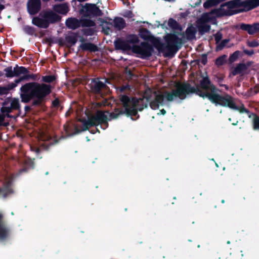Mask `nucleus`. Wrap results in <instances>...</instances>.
Returning a JSON list of instances; mask_svg holds the SVG:
<instances>
[{
  "mask_svg": "<svg viewBox=\"0 0 259 259\" xmlns=\"http://www.w3.org/2000/svg\"><path fill=\"white\" fill-rule=\"evenodd\" d=\"M168 25L174 31L178 30L181 31L182 30V26L173 18H170L169 19Z\"/></svg>",
  "mask_w": 259,
  "mask_h": 259,
  "instance_id": "obj_32",
  "label": "nucleus"
},
{
  "mask_svg": "<svg viewBox=\"0 0 259 259\" xmlns=\"http://www.w3.org/2000/svg\"><path fill=\"white\" fill-rule=\"evenodd\" d=\"M240 28L247 31L249 34L253 35L259 32V23H254L253 24L242 23Z\"/></svg>",
  "mask_w": 259,
  "mask_h": 259,
  "instance_id": "obj_19",
  "label": "nucleus"
},
{
  "mask_svg": "<svg viewBox=\"0 0 259 259\" xmlns=\"http://www.w3.org/2000/svg\"><path fill=\"white\" fill-rule=\"evenodd\" d=\"M119 99L123 108H115L114 111L110 113L106 111V112L109 114L108 121L112 119H117L120 115L125 114L127 117H136L137 115V110L135 109L136 103L137 100L130 97L126 95H120L119 96Z\"/></svg>",
  "mask_w": 259,
  "mask_h": 259,
  "instance_id": "obj_3",
  "label": "nucleus"
},
{
  "mask_svg": "<svg viewBox=\"0 0 259 259\" xmlns=\"http://www.w3.org/2000/svg\"><path fill=\"white\" fill-rule=\"evenodd\" d=\"M176 89L171 91L163 92V101L166 100L168 102H172L177 98L183 100L187 95L195 93L203 99L209 100V95H214L220 91L211 83L208 76L203 77L200 81L199 87H192L188 82H177L175 85Z\"/></svg>",
  "mask_w": 259,
  "mask_h": 259,
  "instance_id": "obj_1",
  "label": "nucleus"
},
{
  "mask_svg": "<svg viewBox=\"0 0 259 259\" xmlns=\"http://www.w3.org/2000/svg\"><path fill=\"white\" fill-rule=\"evenodd\" d=\"M223 80H224V79H223V77H217V81H218L219 84L220 85V86L224 87L225 88V89L227 90H228L229 89V87L227 85L222 83Z\"/></svg>",
  "mask_w": 259,
  "mask_h": 259,
  "instance_id": "obj_48",
  "label": "nucleus"
},
{
  "mask_svg": "<svg viewBox=\"0 0 259 259\" xmlns=\"http://www.w3.org/2000/svg\"><path fill=\"white\" fill-rule=\"evenodd\" d=\"M163 38L165 40L167 50L170 53L174 54L181 48L182 39L177 34L167 33Z\"/></svg>",
  "mask_w": 259,
  "mask_h": 259,
  "instance_id": "obj_12",
  "label": "nucleus"
},
{
  "mask_svg": "<svg viewBox=\"0 0 259 259\" xmlns=\"http://www.w3.org/2000/svg\"><path fill=\"white\" fill-rule=\"evenodd\" d=\"M6 191L7 194H10L13 192V190L11 188V182H7L4 188H0V194Z\"/></svg>",
  "mask_w": 259,
  "mask_h": 259,
  "instance_id": "obj_38",
  "label": "nucleus"
},
{
  "mask_svg": "<svg viewBox=\"0 0 259 259\" xmlns=\"http://www.w3.org/2000/svg\"><path fill=\"white\" fill-rule=\"evenodd\" d=\"M79 13L82 18H91L101 17L103 15V13L97 6L96 4L91 3H86L84 6H82L79 11Z\"/></svg>",
  "mask_w": 259,
  "mask_h": 259,
  "instance_id": "obj_9",
  "label": "nucleus"
},
{
  "mask_svg": "<svg viewBox=\"0 0 259 259\" xmlns=\"http://www.w3.org/2000/svg\"><path fill=\"white\" fill-rule=\"evenodd\" d=\"M140 37L144 40L149 41L157 50L159 54L162 53V41L158 37L153 35L147 28L141 27L139 30Z\"/></svg>",
  "mask_w": 259,
  "mask_h": 259,
  "instance_id": "obj_10",
  "label": "nucleus"
},
{
  "mask_svg": "<svg viewBox=\"0 0 259 259\" xmlns=\"http://www.w3.org/2000/svg\"><path fill=\"white\" fill-rule=\"evenodd\" d=\"M5 77L7 78H13L14 77H20L24 75L29 71L24 66H19L17 64L13 68L12 66H9L4 69Z\"/></svg>",
  "mask_w": 259,
  "mask_h": 259,
  "instance_id": "obj_15",
  "label": "nucleus"
},
{
  "mask_svg": "<svg viewBox=\"0 0 259 259\" xmlns=\"http://www.w3.org/2000/svg\"><path fill=\"white\" fill-rule=\"evenodd\" d=\"M85 40L86 39L82 36H81L79 38V41L81 42V44L85 43L84 42Z\"/></svg>",
  "mask_w": 259,
  "mask_h": 259,
  "instance_id": "obj_58",
  "label": "nucleus"
},
{
  "mask_svg": "<svg viewBox=\"0 0 259 259\" xmlns=\"http://www.w3.org/2000/svg\"><path fill=\"white\" fill-rule=\"evenodd\" d=\"M83 34L86 35H91L93 34V30L91 28H87L83 29Z\"/></svg>",
  "mask_w": 259,
  "mask_h": 259,
  "instance_id": "obj_50",
  "label": "nucleus"
},
{
  "mask_svg": "<svg viewBox=\"0 0 259 259\" xmlns=\"http://www.w3.org/2000/svg\"><path fill=\"white\" fill-rule=\"evenodd\" d=\"M103 24L102 29L103 32L106 35H108L110 31H111V28L113 26V21L112 19L106 18L105 19H103L101 21Z\"/></svg>",
  "mask_w": 259,
  "mask_h": 259,
  "instance_id": "obj_22",
  "label": "nucleus"
},
{
  "mask_svg": "<svg viewBox=\"0 0 259 259\" xmlns=\"http://www.w3.org/2000/svg\"><path fill=\"white\" fill-rule=\"evenodd\" d=\"M253 128L254 130H259V116L255 115L252 120Z\"/></svg>",
  "mask_w": 259,
  "mask_h": 259,
  "instance_id": "obj_41",
  "label": "nucleus"
},
{
  "mask_svg": "<svg viewBox=\"0 0 259 259\" xmlns=\"http://www.w3.org/2000/svg\"><path fill=\"white\" fill-rule=\"evenodd\" d=\"M132 98L138 101L136 103L135 106V109L138 113V111L143 110L144 108L147 107L149 104L152 109H158L159 105L162 103V93L160 92L157 94L151 89L147 88L143 93L142 98L132 97Z\"/></svg>",
  "mask_w": 259,
  "mask_h": 259,
  "instance_id": "obj_4",
  "label": "nucleus"
},
{
  "mask_svg": "<svg viewBox=\"0 0 259 259\" xmlns=\"http://www.w3.org/2000/svg\"><path fill=\"white\" fill-rule=\"evenodd\" d=\"M198 28L199 33L203 35L205 33L208 32L211 27L210 25L207 24L203 20L200 19L198 21Z\"/></svg>",
  "mask_w": 259,
  "mask_h": 259,
  "instance_id": "obj_23",
  "label": "nucleus"
},
{
  "mask_svg": "<svg viewBox=\"0 0 259 259\" xmlns=\"http://www.w3.org/2000/svg\"><path fill=\"white\" fill-rule=\"evenodd\" d=\"M23 30L25 33L30 35H32L35 32L34 28L28 25L24 26L23 28Z\"/></svg>",
  "mask_w": 259,
  "mask_h": 259,
  "instance_id": "obj_39",
  "label": "nucleus"
},
{
  "mask_svg": "<svg viewBox=\"0 0 259 259\" xmlns=\"http://www.w3.org/2000/svg\"><path fill=\"white\" fill-rule=\"evenodd\" d=\"M24 109H25V112L22 115V113H21V115L20 116H24L26 115V113L28 111H29L30 110H31V108L30 106H25V108H24Z\"/></svg>",
  "mask_w": 259,
  "mask_h": 259,
  "instance_id": "obj_54",
  "label": "nucleus"
},
{
  "mask_svg": "<svg viewBox=\"0 0 259 259\" xmlns=\"http://www.w3.org/2000/svg\"><path fill=\"white\" fill-rule=\"evenodd\" d=\"M214 37L215 44H218L223 38V34L220 31H218L215 34H213Z\"/></svg>",
  "mask_w": 259,
  "mask_h": 259,
  "instance_id": "obj_42",
  "label": "nucleus"
},
{
  "mask_svg": "<svg viewBox=\"0 0 259 259\" xmlns=\"http://www.w3.org/2000/svg\"><path fill=\"white\" fill-rule=\"evenodd\" d=\"M178 35H181L182 36L186 34L187 38L188 40H192L195 38V34L196 33V30L192 26L188 27L186 30L185 32L183 33H181L179 32H175Z\"/></svg>",
  "mask_w": 259,
  "mask_h": 259,
  "instance_id": "obj_24",
  "label": "nucleus"
},
{
  "mask_svg": "<svg viewBox=\"0 0 259 259\" xmlns=\"http://www.w3.org/2000/svg\"><path fill=\"white\" fill-rule=\"evenodd\" d=\"M236 8L235 0H232L221 5L219 8L214 9L212 12L218 17L230 16L238 14L237 10H234Z\"/></svg>",
  "mask_w": 259,
  "mask_h": 259,
  "instance_id": "obj_8",
  "label": "nucleus"
},
{
  "mask_svg": "<svg viewBox=\"0 0 259 259\" xmlns=\"http://www.w3.org/2000/svg\"><path fill=\"white\" fill-rule=\"evenodd\" d=\"M9 93V89L6 87H0V96L7 95Z\"/></svg>",
  "mask_w": 259,
  "mask_h": 259,
  "instance_id": "obj_49",
  "label": "nucleus"
},
{
  "mask_svg": "<svg viewBox=\"0 0 259 259\" xmlns=\"http://www.w3.org/2000/svg\"><path fill=\"white\" fill-rule=\"evenodd\" d=\"M113 22V26L118 30H122L126 26L125 21L124 19L121 17H115Z\"/></svg>",
  "mask_w": 259,
  "mask_h": 259,
  "instance_id": "obj_29",
  "label": "nucleus"
},
{
  "mask_svg": "<svg viewBox=\"0 0 259 259\" xmlns=\"http://www.w3.org/2000/svg\"><path fill=\"white\" fill-rule=\"evenodd\" d=\"M200 61L203 65H206L207 62V55L206 54H202L200 59Z\"/></svg>",
  "mask_w": 259,
  "mask_h": 259,
  "instance_id": "obj_47",
  "label": "nucleus"
},
{
  "mask_svg": "<svg viewBox=\"0 0 259 259\" xmlns=\"http://www.w3.org/2000/svg\"><path fill=\"white\" fill-rule=\"evenodd\" d=\"M78 34L77 33L72 32V35H69L65 36L66 41L69 44L70 47L74 46L77 41Z\"/></svg>",
  "mask_w": 259,
  "mask_h": 259,
  "instance_id": "obj_33",
  "label": "nucleus"
},
{
  "mask_svg": "<svg viewBox=\"0 0 259 259\" xmlns=\"http://www.w3.org/2000/svg\"><path fill=\"white\" fill-rule=\"evenodd\" d=\"M40 0H29L27 4L28 13L30 15H34L38 13L41 9Z\"/></svg>",
  "mask_w": 259,
  "mask_h": 259,
  "instance_id": "obj_18",
  "label": "nucleus"
},
{
  "mask_svg": "<svg viewBox=\"0 0 259 259\" xmlns=\"http://www.w3.org/2000/svg\"><path fill=\"white\" fill-rule=\"evenodd\" d=\"M233 110H236L239 111L240 113H248L249 111L247 109H246L244 106V105H242L241 106L238 107L236 105V109H233Z\"/></svg>",
  "mask_w": 259,
  "mask_h": 259,
  "instance_id": "obj_45",
  "label": "nucleus"
},
{
  "mask_svg": "<svg viewBox=\"0 0 259 259\" xmlns=\"http://www.w3.org/2000/svg\"><path fill=\"white\" fill-rule=\"evenodd\" d=\"M3 75L4 73L2 71H0V77L3 76Z\"/></svg>",
  "mask_w": 259,
  "mask_h": 259,
  "instance_id": "obj_63",
  "label": "nucleus"
},
{
  "mask_svg": "<svg viewBox=\"0 0 259 259\" xmlns=\"http://www.w3.org/2000/svg\"><path fill=\"white\" fill-rule=\"evenodd\" d=\"M127 89H130L129 88V85H122V87H120L119 88V91L122 93V92H123L125 90H126Z\"/></svg>",
  "mask_w": 259,
  "mask_h": 259,
  "instance_id": "obj_55",
  "label": "nucleus"
},
{
  "mask_svg": "<svg viewBox=\"0 0 259 259\" xmlns=\"http://www.w3.org/2000/svg\"><path fill=\"white\" fill-rule=\"evenodd\" d=\"M0 114V126L4 120L5 116L11 118H16L21 113V105L18 98H7L2 103Z\"/></svg>",
  "mask_w": 259,
  "mask_h": 259,
  "instance_id": "obj_5",
  "label": "nucleus"
},
{
  "mask_svg": "<svg viewBox=\"0 0 259 259\" xmlns=\"http://www.w3.org/2000/svg\"><path fill=\"white\" fill-rule=\"evenodd\" d=\"M32 80L35 81L37 79V75L35 74H29V73H27L24 75H22L20 77L18 78L17 82H21L22 81H28L29 80Z\"/></svg>",
  "mask_w": 259,
  "mask_h": 259,
  "instance_id": "obj_31",
  "label": "nucleus"
},
{
  "mask_svg": "<svg viewBox=\"0 0 259 259\" xmlns=\"http://www.w3.org/2000/svg\"><path fill=\"white\" fill-rule=\"evenodd\" d=\"M255 93L257 94L259 92V84H257L254 87Z\"/></svg>",
  "mask_w": 259,
  "mask_h": 259,
  "instance_id": "obj_57",
  "label": "nucleus"
},
{
  "mask_svg": "<svg viewBox=\"0 0 259 259\" xmlns=\"http://www.w3.org/2000/svg\"><path fill=\"white\" fill-rule=\"evenodd\" d=\"M30 147L31 151L34 152L35 153H36L37 154L40 152V148L37 147L30 146Z\"/></svg>",
  "mask_w": 259,
  "mask_h": 259,
  "instance_id": "obj_51",
  "label": "nucleus"
},
{
  "mask_svg": "<svg viewBox=\"0 0 259 259\" xmlns=\"http://www.w3.org/2000/svg\"><path fill=\"white\" fill-rule=\"evenodd\" d=\"M139 39L136 34H130L126 36V39H123L121 38H117L114 41V45L115 50L127 51L132 50L133 51V46L138 44Z\"/></svg>",
  "mask_w": 259,
  "mask_h": 259,
  "instance_id": "obj_7",
  "label": "nucleus"
},
{
  "mask_svg": "<svg viewBox=\"0 0 259 259\" xmlns=\"http://www.w3.org/2000/svg\"><path fill=\"white\" fill-rule=\"evenodd\" d=\"M229 39H225L222 40V41L218 44L216 46V51H219L222 50L226 46V44L229 41Z\"/></svg>",
  "mask_w": 259,
  "mask_h": 259,
  "instance_id": "obj_40",
  "label": "nucleus"
},
{
  "mask_svg": "<svg viewBox=\"0 0 259 259\" xmlns=\"http://www.w3.org/2000/svg\"><path fill=\"white\" fill-rule=\"evenodd\" d=\"M227 56L226 55H222L217 58L215 61V65L218 66H221L227 63Z\"/></svg>",
  "mask_w": 259,
  "mask_h": 259,
  "instance_id": "obj_34",
  "label": "nucleus"
},
{
  "mask_svg": "<svg viewBox=\"0 0 259 259\" xmlns=\"http://www.w3.org/2000/svg\"><path fill=\"white\" fill-rule=\"evenodd\" d=\"M125 70H126V72L127 73V74L130 77H132L134 75V74L133 73L132 71L130 69H128L127 68H126Z\"/></svg>",
  "mask_w": 259,
  "mask_h": 259,
  "instance_id": "obj_56",
  "label": "nucleus"
},
{
  "mask_svg": "<svg viewBox=\"0 0 259 259\" xmlns=\"http://www.w3.org/2000/svg\"><path fill=\"white\" fill-rule=\"evenodd\" d=\"M237 13L248 12L259 6V0H235Z\"/></svg>",
  "mask_w": 259,
  "mask_h": 259,
  "instance_id": "obj_13",
  "label": "nucleus"
},
{
  "mask_svg": "<svg viewBox=\"0 0 259 259\" xmlns=\"http://www.w3.org/2000/svg\"><path fill=\"white\" fill-rule=\"evenodd\" d=\"M181 16L183 17H185L187 16V14L186 13H181Z\"/></svg>",
  "mask_w": 259,
  "mask_h": 259,
  "instance_id": "obj_62",
  "label": "nucleus"
},
{
  "mask_svg": "<svg viewBox=\"0 0 259 259\" xmlns=\"http://www.w3.org/2000/svg\"><path fill=\"white\" fill-rule=\"evenodd\" d=\"M246 70V65L245 63H241L236 65V67L231 72V73L233 76H235L237 74H241L243 75L244 74Z\"/></svg>",
  "mask_w": 259,
  "mask_h": 259,
  "instance_id": "obj_28",
  "label": "nucleus"
},
{
  "mask_svg": "<svg viewBox=\"0 0 259 259\" xmlns=\"http://www.w3.org/2000/svg\"><path fill=\"white\" fill-rule=\"evenodd\" d=\"M20 91L21 102L27 103L34 98L45 100L52 92V86L49 84L33 81L23 85Z\"/></svg>",
  "mask_w": 259,
  "mask_h": 259,
  "instance_id": "obj_2",
  "label": "nucleus"
},
{
  "mask_svg": "<svg viewBox=\"0 0 259 259\" xmlns=\"http://www.w3.org/2000/svg\"><path fill=\"white\" fill-rule=\"evenodd\" d=\"M247 45L248 47L251 48L257 47L259 46L258 42L256 40H253L252 41H248L247 42Z\"/></svg>",
  "mask_w": 259,
  "mask_h": 259,
  "instance_id": "obj_44",
  "label": "nucleus"
},
{
  "mask_svg": "<svg viewBox=\"0 0 259 259\" xmlns=\"http://www.w3.org/2000/svg\"><path fill=\"white\" fill-rule=\"evenodd\" d=\"M166 113V111L163 109V115H164Z\"/></svg>",
  "mask_w": 259,
  "mask_h": 259,
  "instance_id": "obj_64",
  "label": "nucleus"
},
{
  "mask_svg": "<svg viewBox=\"0 0 259 259\" xmlns=\"http://www.w3.org/2000/svg\"><path fill=\"white\" fill-rule=\"evenodd\" d=\"M54 12L63 15H66L70 10L68 5L67 3L56 4L53 7Z\"/></svg>",
  "mask_w": 259,
  "mask_h": 259,
  "instance_id": "obj_21",
  "label": "nucleus"
},
{
  "mask_svg": "<svg viewBox=\"0 0 259 259\" xmlns=\"http://www.w3.org/2000/svg\"><path fill=\"white\" fill-rule=\"evenodd\" d=\"M241 52L240 51H236L233 54L230 55L229 58V62L230 63H232L236 61L238 58L241 56Z\"/></svg>",
  "mask_w": 259,
  "mask_h": 259,
  "instance_id": "obj_35",
  "label": "nucleus"
},
{
  "mask_svg": "<svg viewBox=\"0 0 259 259\" xmlns=\"http://www.w3.org/2000/svg\"><path fill=\"white\" fill-rule=\"evenodd\" d=\"M90 118L94 126L100 125L101 128L105 130L109 125L108 123V118L107 116L105 114V112L103 111H97L95 115L90 117Z\"/></svg>",
  "mask_w": 259,
  "mask_h": 259,
  "instance_id": "obj_14",
  "label": "nucleus"
},
{
  "mask_svg": "<svg viewBox=\"0 0 259 259\" xmlns=\"http://www.w3.org/2000/svg\"><path fill=\"white\" fill-rule=\"evenodd\" d=\"M65 25L70 29L75 30L81 25V20L75 17H69L66 20Z\"/></svg>",
  "mask_w": 259,
  "mask_h": 259,
  "instance_id": "obj_20",
  "label": "nucleus"
},
{
  "mask_svg": "<svg viewBox=\"0 0 259 259\" xmlns=\"http://www.w3.org/2000/svg\"><path fill=\"white\" fill-rule=\"evenodd\" d=\"M81 20V25L82 27H92L96 25L95 22L89 19H83Z\"/></svg>",
  "mask_w": 259,
  "mask_h": 259,
  "instance_id": "obj_36",
  "label": "nucleus"
},
{
  "mask_svg": "<svg viewBox=\"0 0 259 259\" xmlns=\"http://www.w3.org/2000/svg\"><path fill=\"white\" fill-rule=\"evenodd\" d=\"M35 99L32 102V106H39L42 102L45 100L41 98H34Z\"/></svg>",
  "mask_w": 259,
  "mask_h": 259,
  "instance_id": "obj_43",
  "label": "nucleus"
},
{
  "mask_svg": "<svg viewBox=\"0 0 259 259\" xmlns=\"http://www.w3.org/2000/svg\"><path fill=\"white\" fill-rule=\"evenodd\" d=\"M59 45H60V46H63V45H64V44H63V40H62V39H61H61H60L59 40Z\"/></svg>",
  "mask_w": 259,
  "mask_h": 259,
  "instance_id": "obj_60",
  "label": "nucleus"
},
{
  "mask_svg": "<svg viewBox=\"0 0 259 259\" xmlns=\"http://www.w3.org/2000/svg\"><path fill=\"white\" fill-rule=\"evenodd\" d=\"M154 47L148 42H142L140 45H133V52L138 54L142 59H147L152 55Z\"/></svg>",
  "mask_w": 259,
  "mask_h": 259,
  "instance_id": "obj_11",
  "label": "nucleus"
},
{
  "mask_svg": "<svg viewBox=\"0 0 259 259\" xmlns=\"http://www.w3.org/2000/svg\"><path fill=\"white\" fill-rule=\"evenodd\" d=\"M43 18H45L47 22L48 23V27L50 23L54 24L61 20L62 17L59 15L55 12L52 11H46L40 13Z\"/></svg>",
  "mask_w": 259,
  "mask_h": 259,
  "instance_id": "obj_17",
  "label": "nucleus"
},
{
  "mask_svg": "<svg viewBox=\"0 0 259 259\" xmlns=\"http://www.w3.org/2000/svg\"><path fill=\"white\" fill-rule=\"evenodd\" d=\"M32 23L33 25L39 28H48V23L47 22L45 18H40L38 17H34L32 20Z\"/></svg>",
  "mask_w": 259,
  "mask_h": 259,
  "instance_id": "obj_27",
  "label": "nucleus"
},
{
  "mask_svg": "<svg viewBox=\"0 0 259 259\" xmlns=\"http://www.w3.org/2000/svg\"><path fill=\"white\" fill-rule=\"evenodd\" d=\"M243 53L248 56H252L254 53V51L253 50H248L246 49L243 50Z\"/></svg>",
  "mask_w": 259,
  "mask_h": 259,
  "instance_id": "obj_53",
  "label": "nucleus"
},
{
  "mask_svg": "<svg viewBox=\"0 0 259 259\" xmlns=\"http://www.w3.org/2000/svg\"><path fill=\"white\" fill-rule=\"evenodd\" d=\"M18 78L15 80L14 82H12L8 85L7 87V89H9V91L15 88L18 83L20 82H17Z\"/></svg>",
  "mask_w": 259,
  "mask_h": 259,
  "instance_id": "obj_46",
  "label": "nucleus"
},
{
  "mask_svg": "<svg viewBox=\"0 0 259 259\" xmlns=\"http://www.w3.org/2000/svg\"><path fill=\"white\" fill-rule=\"evenodd\" d=\"M80 121L82 122V129L79 130L77 127H75L74 134H78L81 132L87 131L90 127L94 126L90 117L88 120L82 119Z\"/></svg>",
  "mask_w": 259,
  "mask_h": 259,
  "instance_id": "obj_26",
  "label": "nucleus"
},
{
  "mask_svg": "<svg viewBox=\"0 0 259 259\" xmlns=\"http://www.w3.org/2000/svg\"><path fill=\"white\" fill-rule=\"evenodd\" d=\"M83 51H90L91 52H96L98 51V47L92 42L82 43L78 47Z\"/></svg>",
  "mask_w": 259,
  "mask_h": 259,
  "instance_id": "obj_25",
  "label": "nucleus"
},
{
  "mask_svg": "<svg viewBox=\"0 0 259 259\" xmlns=\"http://www.w3.org/2000/svg\"><path fill=\"white\" fill-rule=\"evenodd\" d=\"M209 100L216 105L229 107L231 109H236L235 99L228 94L223 96L217 92L214 95H209Z\"/></svg>",
  "mask_w": 259,
  "mask_h": 259,
  "instance_id": "obj_6",
  "label": "nucleus"
},
{
  "mask_svg": "<svg viewBox=\"0 0 259 259\" xmlns=\"http://www.w3.org/2000/svg\"><path fill=\"white\" fill-rule=\"evenodd\" d=\"M27 171V168H23V169L20 170V172H26Z\"/></svg>",
  "mask_w": 259,
  "mask_h": 259,
  "instance_id": "obj_61",
  "label": "nucleus"
},
{
  "mask_svg": "<svg viewBox=\"0 0 259 259\" xmlns=\"http://www.w3.org/2000/svg\"><path fill=\"white\" fill-rule=\"evenodd\" d=\"M56 77L55 75H46L43 76L41 78V80L46 83H50L55 81Z\"/></svg>",
  "mask_w": 259,
  "mask_h": 259,
  "instance_id": "obj_37",
  "label": "nucleus"
},
{
  "mask_svg": "<svg viewBox=\"0 0 259 259\" xmlns=\"http://www.w3.org/2000/svg\"><path fill=\"white\" fill-rule=\"evenodd\" d=\"M60 105V101L58 98H56L52 102V105L54 107H58Z\"/></svg>",
  "mask_w": 259,
  "mask_h": 259,
  "instance_id": "obj_52",
  "label": "nucleus"
},
{
  "mask_svg": "<svg viewBox=\"0 0 259 259\" xmlns=\"http://www.w3.org/2000/svg\"><path fill=\"white\" fill-rule=\"evenodd\" d=\"M252 64V62L248 61L246 64H245L247 66V69H248V67H249Z\"/></svg>",
  "mask_w": 259,
  "mask_h": 259,
  "instance_id": "obj_59",
  "label": "nucleus"
},
{
  "mask_svg": "<svg viewBox=\"0 0 259 259\" xmlns=\"http://www.w3.org/2000/svg\"><path fill=\"white\" fill-rule=\"evenodd\" d=\"M3 215L0 213V239H5L8 236L9 230L3 223Z\"/></svg>",
  "mask_w": 259,
  "mask_h": 259,
  "instance_id": "obj_30",
  "label": "nucleus"
},
{
  "mask_svg": "<svg viewBox=\"0 0 259 259\" xmlns=\"http://www.w3.org/2000/svg\"><path fill=\"white\" fill-rule=\"evenodd\" d=\"M99 79L100 78L98 77L92 78L89 86L92 93L102 96L103 95L102 90L107 88L108 87Z\"/></svg>",
  "mask_w": 259,
  "mask_h": 259,
  "instance_id": "obj_16",
  "label": "nucleus"
}]
</instances>
